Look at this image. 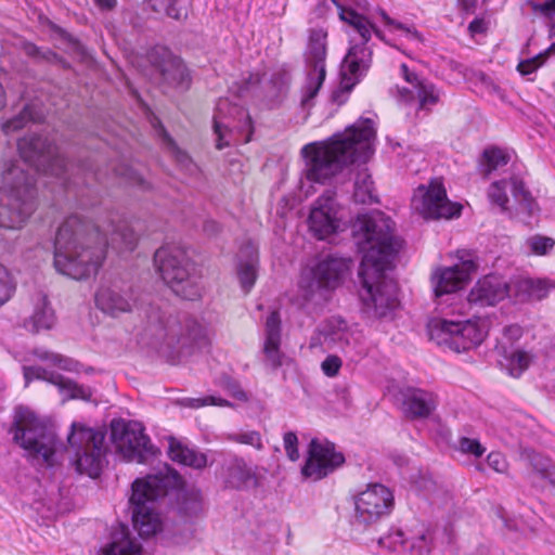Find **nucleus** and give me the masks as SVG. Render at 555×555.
Wrapping results in <instances>:
<instances>
[{"instance_id": "obj_26", "label": "nucleus", "mask_w": 555, "mask_h": 555, "mask_svg": "<svg viewBox=\"0 0 555 555\" xmlns=\"http://www.w3.org/2000/svg\"><path fill=\"white\" fill-rule=\"evenodd\" d=\"M322 333L327 348L357 349L362 340L361 333L349 327L340 318H331L323 323Z\"/></svg>"}, {"instance_id": "obj_13", "label": "nucleus", "mask_w": 555, "mask_h": 555, "mask_svg": "<svg viewBox=\"0 0 555 555\" xmlns=\"http://www.w3.org/2000/svg\"><path fill=\"white\" fill-rule=\"evenodd\" d=\"M111 438L118 454L128 462L145 463L157 451L138 422L113 421Z\"/></svg>"}, {"instance_id": "obj_8", "label": "nucleus", "mask_w": 555, "mask_h": 555, "mask_svg": "<svg viewBox=\"0 0 555 555\" xmlns=\"http://www.w3.org/2000/svg\"><path fill=\"white\" fill-rule=\"evenodd\" d=\"M154 262L164 282L177 296L189 300L199 296L194 263L183 248L163 246L155 251Z\"/></svg>"}, {"instance_id": "obj_43", "label": "nucleus", "mask_w": 555, "mask_h": 555, "mask_svg": "<svg viewBox=\"0 0 555 555\" xmlns=\"http://www.w3.org/2000/svg\"><path fill=\"white\" fill-rule=\"evenodd\" d=\"M16 291V281L11 271L0 263V307L7 304Z\"/></svg>"}, {"instance_id": "obj_31", "label": "nucleus", "mask_w": 555, "mask_h": 555, "mask_svg": "<svg viewBox=\"0 0 555 555\" xmlns=\"http://www.w3.org/2000/svg\"><path fill=\"white\" fill-rule=\"evenodd\" d=\"M391 538L393 543L401 544L411 555H428L431 551L433 538L429 529L423 525L408 533L397 530Z\"/></svg>"}, {"instance_id": "obj_19", "label": "nucleus", "mask_w": 555, "mask_h": 555, "mask_svg": "<svg viewBox=\"0 0 555 555\" xmlns=\"http://www.w3.org/2000/svg\"><path fill=\"white\" fill-rule=\"evenodd\" d=\"M344 462V455L335 450L333 443L312 439L301 474L305 478L320 480L341 466Z\"/></svg>"}, {"instance_id": "obj_2", "label": "nucleus", "mask_w": 555, "mask_h": 555, "mask_svg": "<svg viewBox=\"0 0 555 555\" xmlns=\"http://www.w3.org/2000/svg\"><path fill=\"white\" fill-rule=\"evenodd\" d=\"M393 222L380 211L361 215L353 224L354 241L363 254L359 269L361 298L377 318L399 306L397 283L386 275L400 244L392 234Z\"/></svg>"}, {"instance_id": "obj_21", "label": "nucleus", "mask_w": 555, "mask_h": 555, "mask_svg": "<svg viewBox=\"0 0 555 555\" xmlns=\"http://www.w3.org/2000/svg\"><path fill=\"white\" fill-rule=\"evenodd\" d=\"M507 191L512 192L521 209L530 215L534 212L535 202L525 186L524 181L518 177L493 182L488 189V198L492 205H496L502 211H505L508 204Z\"/></svg>"}, {"instance_id": "obj_48", "label": "nucleus", "mask_w": 555, "mask_h": 555, "mask_svg": "<svg viewBox=\"0 0 555 555\" xmlns=\"http://www.w3.org/2000/svg\"><path fill=\"white\" fill-rule=\"evenodd\" d=\"M483 160L487 169L486 175L507 164V155L501 149H490L483 152Z\"/></svg>"}, {"instance_id": "obj_38", "label": "nucleus", "mask_w": 555, "mask_h": 555, "mask_svg": "<svg viewBox=\"0 0 555 555\" xmlns=\"http://www.w3.org/2000/svg\"><path fill=\"white\" fill-rule=\"evenodd\" d=\"M353 198L360 204H372L377 202L374 181L367 168H361L356 173Z\"/></svg>"}, {"instance_id": "obj_52", "label": "nucleus", "mask_w": 555, "mask_h": 555, "mask_svg": "<svg viewBox=\"0 0 555 555\" xmlns=\"http://www.w3.org/2000/svg\"><path fill=\"white\" fill-rule=\"evenodd\" d=\"M459 450L462 453L470 454L475 457H480L485 453L486 448H483L477 439L461 437L459 439Z\"/></svg>"}, {"instance_id": "obj_29", "label": "nucleus", "mask_w": 555, "mask_h": 555, "mask_svg": "<svg viewBox=\"0 0 555 555\" xmlns=\"http://www.w3.org/2000/svg\"><path fill=\"white\" fill-rule=\"evenodd\" d=\"M156 69L164 83L180 91L189 89L191 77L181 59L165 51L163 60L157 64Z\"/></svg>"}, {"instance_id": "obj_25", "label": "nucleus", "mask_w": 555, "mask_h": 555, "mask_svg": "<svg viewBox=\"0 0 555 555\" xmlns=\"http://www.w3.org/2000/svg\"><path fill=\"white\" fill-rule=\"evenodd\" d=\"M95 306L104 313L118 317L131 312L135 307V299L128 291L116 285H102L95 293Z\"/></svg>"}, {"instance_id": "obj_12", "label": "nucleus", "mask_w": 555, "mask_h": 555, "mask_svg": "<svg viewBox=\"0 0 555 555\" xmlns=\"http://www.w3.org/2000/svg\"><path fill=\"white\" fill-rule=\"evenodd\" d=\"M335 3L338 8L340 20L349 24L362 39L361 44H354L349 49L343 64L345 74L348 73L350 76L358 78L363 75L371 65L372 52L365 47V43L370 40L372 31L382 40H384V36L366 17L358 14L352 9L341 7L337 2Z\"/></svg>"}, {"instance_id": "obj_50", "label": "nucleus", "mask_w": 555, "mask_h": 555, "mask_svg": "<svg viewBox=\"0 0 555 555\" xmlns=\"http://www.w3.org/2000/svg\"><path fill=\"white\" fill-rule=\"evenodd\" d=\"M151 3L155 12H164L175 20L181 18V11L177 8L178 0H151Z\"/></svg>"}, {"instance_id": "obj_62", "label": "nucleus", "mask_w": 555, "mask_h": 555, "mask_svg": "<svg viewBox=\"0 0 555 555\" xmlns=\"http://www.w3.org/2000/svg\"><path fill=\"white\" fill-rule=\"evenodd\" d=\"M96 5L103 10H112L116 5V0H94Z\"/></svg>"}, {"instance_id": "obj_44", "label": "nucleus", "mask_w": 555, "mask_h": 555, "mask_svg": "<svg viewBox=\"0 0 555 555\" xmlns=\"http://www.w3.org/2000/svg\"><path fill=\"white\" fill-rule=\"evenodd\" d=\"M553 54H555V43H552L546 50L539 53L538 55L521 61L518 64L517 69L521 75H529L541 67L545 63L546 59Z\"/></svg>"}, {"instance_id": "obj_5", "label": "nucleus", "mask_w": 555, "mask_h": 555, "mask_svg": "<svg viewBox=\"0 0 555 555\" xmlns=\"http://www.w3.org/2000/svg\"><path fill=\"white\" fill-rule=\"evenodd\" d=\"M9 433L12 440L26 452L31 460L53 465L57 439L49 423L27 406L14 410Z\"/></svg>"}, {"instance_id": "obj_47", "label": "nucleus", "mask_w": 555, "mask_h": 555, "mask_svg": "<svg viewBox=\"0 0 555 555\" xmlns=\"http://www.w3.org/2000/svg\"><path fill=\"white\" fill-rule=\"evenodd\" d=\"M526 245L532 254L543 256L553 249L555 241L547 236L532 235L527 238Z\"/></svg>"}, {"instance_id": "obj_33", "label": "nucleus", "mask_w": 555, "mask_h": 555, "mask_svg": "<svg viewBox=\"0 0 555 555\" xmlns=\"http://www.w3.org/2000/svg\"><path fill=\"white\" fill-rule=\"evenodd\" d=\"M103 555H147L139 540L125 527L115 529L111 541L102 547Z\"/></svg>"}, {"instance_id": "obj_46", "label": "nucleus", "mask_w": 555, "mask_h": 555, "mask_svg": "<svg viewBox=\"0 0 555 555\" xmlns=\"http://www.w3.org/2000/svg\"><path fill=\"white\" fill-rule=\"evenodd\" d=\"M380 15L385 24L391 26L393 30L399 31L402 37L406 38L410 41H415L420 43L423 42V37L416 30L415 27L396 22L392 18H390L385 12H382Z\"/></svg>"}, {"instance_id": "obj_42", "label": "nucleus", "mask_w": 555, "mask_h": 555, "mask_svg": "<svg viewBox=\"0 0 555 555\" xmlns=\"http://www.w3.org/2000/svg\"><path fill=\"white\" fill-rule=\"evenodd\" d=\"M532 357L524 350H515L506 358V370L513 377H519L530 365Z\"/></svg>"}, {"instance_id": "obj_59", "label": "nucleus", "mask_w": 555, "mask_h": 555, "mask_svg": "<svg viewBox=\"0 0 555 555\" xmlns=\"http://www.w3.org/2000/svg\"><path fill=\"white\" fill-rule=\"evenodd\" d=\"M116 173L118 176L126 177L133 183L141 184L143 182V179L135 171H133L130 167L126 165H122L120 168L116 169Z\"/></svg>"}, {"instance_id": "obj_10", "label": "nucleus", "mask_w": 555, "mask_h": 555, "mask_svg": "<svg viewBox=\"0 0 555 555\" xmlns=\"http://www.w3.org/2000/svg\"><path fill=\"white\" fill-rule=\"evenodd\" d=\"M68 443L74 450V464L79 474L91 478L99 476L105 455V436L101 430L72 425Z\"/></svg>"}, {"instance_id": "obj_4", "label": "nucleus", "mask_w": 555, "mask_h": 555, "mask_svg": "<svg viewBox=\"0 0 555 555\" xmlns=\"http://www.w3.org/2000/svg\"><path fill=\"white\" fill-rule=\"evenodd\" d=\"M35 210V183L25 164L0 165V228L21 229Z\"/></svg>"}, {"instance_id": "obj_15", "label": "nucleus", "mask_w": 555, "mask_h": 555, "mask_svg": "<svg viewBox=\"0 0 555 555\" xmlns=\"http://www.w3.org/2000/svg\"><path fill=\"white\" fill-rule=\"evenodd\" d=\"M18 152L25 164L34 171H42L61 176L66 171L67 164L47 138L31 133L23 137L18 143Z\"/></svg>"}, {"instance_id": "obj_32", "label": "nucleus", "mask_w": 555, "mask_h": 555, "mask_svg": "<svg viewBox=\"0 0 555 555\" xmlns=\"http://www.w3.org/2000/svg\"><path fill=\"white\" fill-rule=\"evenodd\" d=\"M31 301L33 312L25 321V326L35 333L52 328L55 323V313L48 296L42 292H38L33 296Z\"/></svg>"}, {"instance_id": "obj_51", "label": "nucleus", "mask_w": 555, "mask_h": 555, "mask_svg": "<svg viewBox=\"0 0 555 555\" xmlns=\"http://www.w3.org/2000/svg\"><path fill=\"white\" fill-rule=\"evenodd\" d=\"M185 405L192 409H197L205 405L232 406L228 400L215 396H207L204 398H190L185 400Z\"/></svg>"}, {"instance_id": "obj_60", "label": "nucleus", "mask_w": 555, "mask_h": 555, "mask_svg": "<svg viewBox=\"0 0 555 555\" xmlns=\"http://www.w3.org/2000/svg\"><path fill=\"white\" fill-rule=\"evenodd\" d=\"M504 336L511 341H516L522 336V328L517 324H512L503 330Z\"/></svg>"}, {"instance_id": "obj_18", "label": "nucleus", "mask_w": 555, "mask_h": 555, "mask_svg": "<svg viewBox=\"0 0 555 555\" xmlns=\"http://www.w3.org/2000/svg\"><path fill=\"white\" fill-rule=\"evenodd\" d=\"M343 211L333 191H325L312 205L308 224L319 240L336 233L341 227Z\"/></svg>"}, {"instance_id": "obj_23", "label": "nucleus", "mask_w": 555, "mask_h": 555, "mask_svg": "<svg viewBox=\"0 0 555 555\" xmlns=\"http://www.w3.org/2000/svg\"><path fill=\"white\" fill-rule=\"evenodd\" d=\"M23 374L26 386L34 379L46 380L56 386L65 399H82L90 400L92 392L89 388H86L72 379L65 378L60 374L49 372L41 366H24Z\"/></svg>"}, {"instance_id": "obj_27", "label": "nucleus", "mask_w": 555, "mask_h": 555, "mask_svg": "<svg viewBox=\"0 0 555 555\" xmlns=\"http://www.w3.org/2000/svg\"><path fill=\"white\" fill-rule=\"evenodd\" d=\"M401 72L405 81L411 85V89H399L400 98L402 100L412 101L417 98L420 108H426L438 102L439 93L433 83L420 79L415 73L410 72L405 64L401 65Z\"/></svg>"}, {"instance_id": "obj_39", "label": "nucleus", "mask_w": 555, "mask_h": 555, "mask_svg": "<svg viewBox=\"0 0 555 555\" xmlns=\"http://www.w3.org/2000/svg\"><path fill=\"white\" fill-rule=\"evenodd\" d=\"M228 106V101H220L217 107V114L214 117V132L217 135L216 147L222 150L230 146L233 141V132L230 129V124L225 122L221 116V112Z\"/></svg>"}, {"instance_id": "obj_20", "label": "nucleus", "mask_w": 555, "mask_h": 555, "mask_svg": "<svg viewBox=\"0 0 555 555\" xmlns=\"http://www.w3.org/2000/svg\"><path fill=\"white\" fill-rule=\"evenodd\" d=\"M476 270L477 263L473 257H461L459 263L436 270L431 276L435 296L439 298L463 288Z\"/></svg>"}, {"instance_id": "obj_16", "label": "nucleus", "mask_w": 555, "mask_h": 555, "mask_svg": "<svg viewBox=\"0 0 555 555\" xmlns=\"http://www.w3.org/2000/svg\"><path fill=\"white\" fill-rule=\"evenodd\" d=\"M412 207L424 218L450 219L460 215L461 206L447 198L446 189L438 180H433L428 186H418L412 198Z\"/></svg>"}, {"instance_id": "obj_58", "label": "nucleus", "mask_w": 555, "mask_h": 555, "mask_svg": "<svg viewBox=\"0 0 555 555\" xmlns=\"http://www.w3.org/2000/svg\"><path fill=\"white\" fill-rule=\"evenodd\" d=\"M534 10L548 20H555V0H546L543 3H537Z\"/></svg>"}, {"instance_id": "obj_7", "label": "nucleus", "mask_w": 555, "mask_h": 555, "mask_svg": "<svg viewBox=\"0 0 555 555\" xmlns=\"http://www.w3.org/2000/svg\"><path fill=\"white\" fill-rule=\"evenodd\" d=\"M351 269V261L345 257L328 255L305 268L299 280V291L308 304L322 306L330 293L341 285Z\"/></svg>"}, {"instance_id": "obj_40", "label": "nucleus", "mask_w": 555, "mask_h": 555, "mask_svg": "<svg viewBox=\"0 0 555 555\" xmlns=\"http://www.w3.org/2000/svg\"><path fill=\"white\" fill-rule=\"evenodd\" d=\"M180 512L186 518H197L204 514L203 496L199 490L192 489L185 492L180 504Z\"/></svg>"}, {"instance_id": "obj_35", "label": "nucleus", "mask_w": 555, "mask_h": 555, "mask_svg": "<svg viewBox=\"0 0 555 555\" xmlns=\"http://www.w3.org/2000/svg\"><path fill=\"white\" fill-rule=\"evenodd\" d=\"M514 287L520 300H541L555 287V283L547 279L520 278L515 281Z\"/></svg>"}, {"instance_id": "obj_11", "label": "nucleus", "mask_w": 555, "mask_h": 555, "mask_svg": "<svg viewBox=\"0 0 555 555\" xmlns=\"http://www.w3.org/2000/svg\"><path fill=\"white\" fill-rule=\"evenodd\" d=\"M428 334L437 345L460 353L480 345L487 332L474 321L454 322L437 319L429 323Z\"/></svg>"}, {"instance_id": "obj_56", "label": "nucleus", "mask_w": 555, "mask_h": 555, "mask_svg": "<svg viewBox=\"0 0 555 555\" xmlns=\"http://www.w3.org/2000/svg\"><path fill=\"white\" fill-rule=\"evenodd\" d=\"M158 134L163 138L164 140V143L167 145V147L176 154L177 156V159L182 163V164H185L186 162H189V157L182 153L177 146H176V143L173 142V140L168 135V133L166 132V130L158 124V129H156Z\"/></svg>"}, {"instance_id": "obj_45", "label": "nucleus", "mask_w": 555, "mask_h": 555, "mask_svg": "<svg viewBox=\"0 0 555 555\" xmlns=\"http://www.w3.org/2000/svg\"><path fill=\"white\" fill-rule=\"evenodd\" d=\"M33 118L31 107L27 105L17 116L2 124V131L4 134H11L24 128L30 120H33Z\"/></svg>"}, {"instance_id": "obj_54", "label": "nucleus", "mask_w": 555, "mask_h": 555, "mask_svg": "<svg viewBox=\"0 0 555 555\" xmlns=\"http://www.w3.org/2000/svg\"><path fill=\"white\" fill-rule=\"evenodd\" d=\"M341 365V359L337 356L331 354L321 363V369L326 376L334 377L339 373Z\"/></svg>"}, {"instance_id": "obj_6", "label": "nucleus", "mask_w": 555, "mask_h": 555, "mask_svg": "<svg viewBox=\"0 0 555 555\" xmlns=\"http://www.w3.org/2000/svg\"><path fill=\"white\" fill-rule=\"evenodd\" d=\"M145 318L143 336L152 343L166 344L169 348L179 350L203 348L209 344L206 328L194 320H186L182 324L153 306L146 310Z\"/></svg>"}, {"instance_id": "obj_30", "label": "nucleus", "mask_w": 555, "mask_h": 555, "mask_svg": "<svg viewBox=\"0 0 555 555\" xmlns=\"http://www.w3.org/2000/svg\"><path fill=\"white\" fill-rule=\"evenodd\" d=\"M437 408V397L429 391L409 388L403 392V412L413 418L429 416Z\"/></svg>"}, {"instance_id": "obj_57", "label": "nucleus", "mask_w": 555, "mask_h": 555, "mask_svg": "<svg viewBox=\"0 0 555 555\" xmlns=\"http://www.w3.org/2000/svg\"><path fill=\"white\" fill-rule=\"evenodd\" d=\"M488 465L498 473H505L507 469V462L505 456L500 452H491L487 456Z\"/></svg>"}, {"instance_id": "obj_41", "label": "nucleus", "mask_w": 555, "mask_h": 555, "mask_svg": "<svg viewBox=\"0 0 555 555\" xmlns=\"http://www.w3.org/2000/svg\"><path fill=\"white\" fill-rule=\"evenodd\" d=\"M33 354L40 361L47 362L53 366H57L61 370L65 371H76L78 367V363L74 360L66 358L60 353L50 351L46 348H36L33 351Z\"/></svg>"}, {"instance_id": "obj_22", "label": "nucleus", "mask_w": 555, "mask_h": 555, "mask_svg": "<svg viewBox=\"0 0 555 555\" xmlns=\"http://www.w3.org/2000/svg\"><path fill=\"white\" fill-rule=\"evenodd\" d=\"M509 284L499 275H486L470 289L467 300L475 307H491L508 296Z\"/></svg>"}, {"instance_id": "obj_36", "label": "nucleus", "mask_w": 555, "mask_h": 555, "mask_svg": "<svg viewBox=\"0 0 555 555\" xmlns=\"http://www.w3.org/2000/svg\"><path fill=\"white\" fill-rule=\"evenodd\" d=\"M520 459L532 468L533 476L547 480L551 486L555 487V466L547 457L531 449H522Z\"/></svg>"}, {"instance_id": "obj_53", "label": "nucleus", "mask_w": 555, "mask_h": 555, "mask_svg": "<svg viewBox=\"0 0 555 555\" xmlns=\"http://www.w3.org/2000/svg\"><path fill=\"white\" fill-rule=\"evenodd\" d=\"M283 444L286 452L287 457L296 462L299 459V451H298V438L297 435L293 431H287L284 434L283 437Z\"/></svg>"}, {"instance_id": "obj_63", "label": "nucleus", "mask_w": 555, "mask_h": 555, "mask_svg": "<svg viewBox=\"0 0 555 555\" xmlns=\"http://www.w3.org/2000/svg\"><path fill=\"white\" fill-rule=\"evenodd\" d=\"M204 231L208 234H214L218 232V224L215 221H207L204 224Z\"/></svg>"}, {"instance_id": "obj_14", "label": "nucleus", "mask_w": 555, "mask_h": 555, "mask_svg": "<svg viewBox=\"0 0 555 555\" xmlns=\"http://www.w3.org/2000/svg\"><path fill=\"white\" fill-rule=\"evenodd\" d=\"M327 54V34L323 29H312L309 33L305 50V62L308 70L307 81L302 88L301 105L308 107L318 94L325 76V60Z\"/></svg>"}, {"instance_id": "obj_61", "label": "nucleus", "mask_w": 555, "mask_h": 555, "mask_svg": "<svg viewBox=\"0 0 555 555\" xmlns=\"http://www.w3.org/2000/svg\"><path fill=\"white\" fill-rule=\"evenodd\" d=\"M323 346L327 347V344L324 340V335L322 333V326L311 336L309 341L310 349L322 348Z\"/></svg>"}, {"instance_id": "obj_49", "label": "nucleus", "mask_w": 555, "mask_h": 555, "mask_svg": "<svg viewBox=\"0 0 555 555\" xmlns=\"http://www.w3.org/2000/svg\"><path fill=\"white\" fill-rule=\"evenodd\" d=\"M229 439L236 443L246 444L255 448L256 450H262L263 443L261 435L257 430H246L236 434H232Z\"/></svg>"}, {"instance_id": "obj_55", "label": "nucleus", "mask_w": 555, "mask_h": 555, "mask_svg": "<svg viewBox=\"0 0 555 555\" xmlns=\"http://www.w3.org/2000/svg\"><path fill=\"white\" fill-rule=\"evenodd\" d=\"M222 387L228 391L230 396L242 402L248 401L247 393L241 388L237 382L227 377L222 380Z\"/></svg>"}, {"instance_id": "obj_17", "label": "nucleus", "mask_w": 555, "mask_h": 555, "mask_svg": "<svg viewBox=\"0 0 555 555\" xmlns=\"http://www.w3.org/2000/svg\"><path fill=\"white\" fill-rule=\"evenodd\" d=\"M354 521L367 527L389 514L393 506V494L380 483L369 485L354 500Z\"/></svg>"}, {"instance_id": "obj_24", "label": "nucleus", "mask_w": 555, "mask_h": 555, "mask_svg": "<svg viewBox=\"0 0 555 555\" xmlns=\"http://www.w3.org/2000/svg\"><path fill=\"white\" fill-rule=\"evenodd\" d=\"M221 478L225 488L247 490L259 485L258 476L243 457L232 456L221 467Z\"/></svg>"}, {"instance_id": "obj_28", "label": "nucleus", "mask_w": 555, "mask_h": 555, "mask_svg": "<svg viewBox=\"0 0 555 555\" xmlns=\"http://www.w3.org/2000/svg\"><path fill=\"white\" fill-rule=\"evenodd\" d=\"M263 353L267 363L278 369L287 362V357L280 350L281 320L276 311L271 312L266 321Z\"/></svg>"}, {"instance_id": "obj_34", "label": "nucleus", "mask_w": 555, "mask_h": 555, "mask_svg": "<svg viewBox=\"0 0 555 555\" xmlns=\"http://www.w3.org/2000/svg\"><path fill=\"white\" fill-rule=\"evenodd\" d=\"M168 455L172 461L195 469H202L207 465L206 454L184 446L175 437L168 438Z\"/></svg>"}, {"instance_id": "obj_64", "label": "nucleus", "mask_w": 555, "mask_h": 555, "mask_svg": "<svg viewBox=\"0 0 555 555\" xmlns=\"http://www.w3.org/2000/svg\"><path fill=\"white\" fill-rule=\"evenodd\" d=\"M5 103H7L5 92H4L2 85L0 83V111L5 106Z\"/></svg>"}, {"instance_id": "obj_9", "label": "nucleus", "mask_w": 555, "mask_h": 555, "mask_svg": "<svg viewBox=\"0 0 555 555\" xmlns=\"http://www.w3.org/2000/svg\"><path fill=\"white\" fill-rule=\"evenodd\" d=\"M165 492L163 480L157 476H147L133 482L130 496L132 521L141 537H151L162 530L163 520L155 503Z\"/></svg>"}, {"instance_id": "obj_1", "label": "nucleus", "mask_w": 555, "mask_h": 555, "mask_svg": "<svg viewBox=\"0 0 555 555\" xmlns=\"http://www.w3.org/2000/svg\"><path fill=\"white\" fill-rule=\"evenodd\" d=\"M137 242L138 235L127 222L100 225L73 215L57 230L53 266L61 274L85 280L98 273L108 245L132 250Z\"/></svg>"}, {"instance_id": "obj_37", "label": "nucleus", "mask_w": 555, "mask_h": 555, "mask_svg": "<svg viewBox=\"0 0 555 555\" xmlns=\"http://www.w3.org/2000/svg\"><path fill=\"white\" fill-rule=\"evenodd\" d=\"M242 255H246L247 259L240 261L237 275L242 288L248 293L257 279L258 253L253 245H248L242 250Z\"/></svg>"}, {"instance_id": "obj_3", "label": "nucleus", "mask_w": 555, "mask_h": 555, "mask_svg": "<svg viewBox=\"0 0 555 555\" xmlns=\"http://www.w3.org/2000/svg\"><path fill=\"white\" fill-rule=\"evenodd\" d=\"M375 129L370 118H361L344 132L325 141L312 142L301 149L305 158L302 178L325 183L345 166L366 162L373 154Z\"/></svg>"}]
</instances>
